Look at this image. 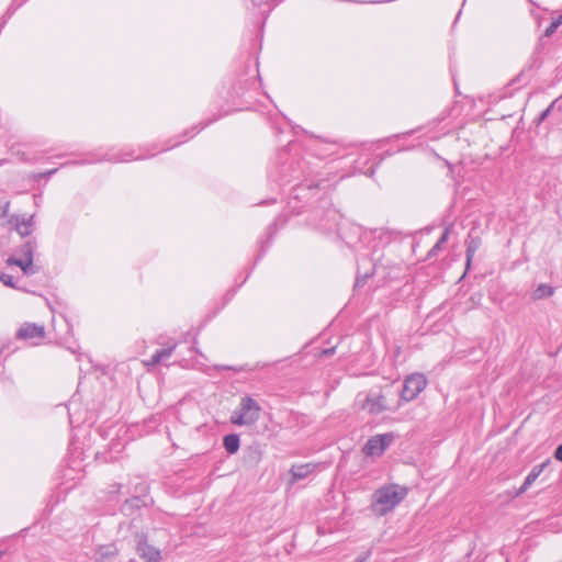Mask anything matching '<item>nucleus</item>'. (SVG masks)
<instances>
[{
  "instance_id": "nucleus-14",
  "label": "nucleus",
  "mask_w": 562,
  "mask_h": 562,
  "mask_svg": "<svg viewBox=\"0 0 562 562\" xmlns=\"http://www.w3.org/2000/svg\"><path fill=\"white\" fill-rule=\"evenodd\" d=\"M33 226V216L22 218L16 223V231L22 237L31 235Z\"/></svg>"
},
{
  "instance_id": "nucleus-16",
  "label": "nucleus",
  "mask_w": 562,
  "mask_h": 562,
  "mask_svg": "<svg viewBox=\"0 0 562 562\" xmlns=\"http://www.w3.org/2000/svg\"><path fill=\"white\" fill-rule=\"evenodd\" d=\"M262 453L259 446H249L246 449V460L252 464L259 463L261 460Z\"/></svg>"
},
{
  "instance_id": "nucleus-21",
  "label": "nucleus",
  "mask_w": 562,
  "mask_h": 562,
  "mask_svg": "<svg viewBox=\"0 0 562 562\" xmlns=\"http://www.w3.org/2000/svg\"><path fill=\"white\" fill-rule=\"evenodd\" d=\"M441 247H442V244L437 241L434 245V247L428 251L427 258L430 259V258H434L435 256H437L438 252L441 250Z\"/></svg>"
},
{
  "instance_id": "nucleus-24",
  "label": "nucleus",
  "mask_w": 562,
  "mask_h": 562,
  "mask_svg": "<svg viewBox=\"0 0 562 562\" xmlns=\"http://www.w3.org/2000/svg\"><path fill=\"white\" fill-rule=\"evenodd\" d=\"M451 226H448L445 228L441 237L438 239L440 244H445L448 240L449 234H450Z\"/></svg>"
},
{
  "instance_id": "nucleus-27",
  "label": "nucleus",
  "mask_w": 562,
  "mask_h": 562,
  "mask_svg": "<svg viewBox=\"0 0 562 562\" xmlns=\"http://www.w3.org/2000/svg\"><path fill=\"white\" fill-rule=\"evenodd\" d=\"M554 458L562 462V443L559 445L554 451Z\"/></svg>"
},
{
  "instance_id": "nucleus-13",
  "label": "nucleus",
  "mask_w": 562,
  "mask_h": 562,
  "mask_svg": "<svg viewBox=\"0 0 562 562\" xmlns=\"http://www.w3.org/2000/svg\"><path fill=\"white\" fill-rule=\"evenodd\" d=\"M554 289L549 284H540L537 286V289L532 292V299L533 300H542L550 297L553 295Z\"/></svg>"
},
{
  "instance_id": "nucleus-2",
  "label": "nucleus",
  "mask_w": 562,
  "mask_h": 562,
  "mask_svg": "<svg viewBox=\"0 0 562 562\" xmlns=\"http://www.w3.org/2000/svg\"><path fill=\"white\" fill-rule=\"evenodd\" d=\"M37 248L35 239H29L19 246L14 252L7 259L8 266L19 267L24 276H34L40 271V267L34 263L33 256Z\"/></svg>"
},
{
  "instance_id": "nucleus-35",
  "label": "nucleus",
  "mask_w": 562,
  "mask_h": 562,
  "mask_svg": "<svg viewBox=\"0 0 562 562\" xmlns=\"http://www.w3.org/2000/svg\"><path fill=\"white\" fill-rule=\"evenodd\" d=\"M206 125H207V123H206V124H204L203 126H201V127H200L195 133H198L200 130H204V127H205Z\"/></svg>"
},
{
  "instance_id": "nucleus-32",
  "label": "nucleus",
  "mask_w": 562,
  "mask_h": 562,
  "mask_svg": "<svg viewBox=\"0 0 562 562\" xmlns=\"http://www.w3.org/2000/svg\"><path fill=\"white\" fill-rule=\"evenodd\" d=\"M342 238L345 239L346 244L349 245V246H353L356 244L355 240H352L351 238H349L347 236L342 237Z\"/></svg>"
},
{
  "instance_id": "nucleus-8",
  "label": "nucleus",
  "mask_w": 562,
  "mask_h": 562,
  "mask_svg": "<svg viewBox=\"0 0 562 562\" xmlns=\"http://www.w3.org/2000/svg\"><path fill=\"white\" fill-rule=\"evenodd\" d=\"M315 469L316 465L314 463L293 464L290 469L291 479L289 483L291 485L295 484L300 480L307 477Z\"/></svg>"
},
{
  "instance_id": "nucleus-31",
  "label": "nucleus",
  "mask_w": 562,
  "mask_h": 562,
  "mask_svg": "<svg viewBox=\"0 0 562 562\" xmlns=\"http://www.w3.org/2000/svg\"><path fill=\"white\" fill-rule=\"evenodd\" d=\"M559 27L562 24V13L552 21Z\"/></svg>"
},
{
  "instance_id": "nucleus-29",
  "label": "nucleus",
  "mask_w": 562,
  "mask_h": 562,
  "mask_svg": "<svg viewBox=\"0 0 562 562\" xmlns=\"http://www.w3.org/2000/svg\"><path fill=\"white\" fill-rule=\"evenodd\" d=\"M218 370H233V371H239V369L232 367V366H216L215 367Z\"/></svg>"
},
{
  "instance_id": "nucleus-10",
  "label": "nucleus",
  "mask_w": 562,
  "mask_h": 562,
  "mask_svg": "<svg viewBox=\"0 0 562 562\" xmlns=\"http://www.w3.org/2000/svg\"><path fill=\"white\" fill-rule=\"evenodd\" d=\"M550 460L544 461L541 464L535 465L529 474L526 476L522 485L518 490L517 494H524L531 485L532 483L539 477V475L542 473L544 468L549 464Z\"/></svg>"
},
{
  "instance_id": "nucleus-1",
  "label": "nucleus",
  "mask_w": 562,
  "mask_h": 562,
  "mask_svg": "<svg viewBox=\"0 0 562 562\" xmlns=\"http://www.w3.org/2000/svg\"><path fill=\"white\" fill-rule=\"evenodd\" d=\"M407 488L397 484L381 486L373 494L372 509L384 516L393 510L407 495Z\"/></svg>"
},
{
  "instance_id": "nucleus-15",
  "label": "nucleus",
  "mask_w": 562,
  "mask_h": 562,
  "mask_svg": "<svg viewBox=\"0 0 562 562\" xmlns=\"http://www.w3.org/2000/svg\"><path fill=\"white\" fill-rule=\"evenodd\" d=\"M116 555V549L112 546L102 547L99 550V559L97 562H113Z\"/></svg>"
},
{
  "instance_id": "nucleus-9",
  "label": "nucleus",
  "mask_w": 562,
  "mask_h": 562,
  "mask_svg": "<svg viewBox=\"0 0 562 562\" xmlns=\"http://www.w3.org/2000/svg\"><path fill=\"white\" fill-rule=\"evenodd\" d=\"M44 335V327L36 324H24L16 334L18 338L25 340L42 339Z\"/></svg>"
},
{
  "instance_id": "nucleus-34",
  "label": "nucleus",
  "mask_w": 562,
  "mask_h": 562,
  "mask_svg": "<svg viewBox=\"0 0 562 562\" xmlns=\"http://www.w3.org/2000/svg\"><path fill=\"white\" fill-rule=\"evenodd\" d=\"M372 273H373V271H366L363 277H364V278H368V277H370Z\"/></svg>"
},
{
  "instance_id": "nucleus-12",
  "label": "nucleus",
  "mask_w": 562,
  "mask_h": 562,
  "mask_svg": "<svg viewBox=\"0 0 562 562\" xmlns=\"http://www.w3.org/2000/svg\"><path fill=\"white\" fill-rule=\"evenodd\" d=\"M223 446L227 453H229V454L236 453L240 446L239 436L236 434H229V435L224 436Z\"/></svg>"
},
{
  "instance_id": "nucleus-23",
  "label": "nucleus",
  "mask_w": 562,
  "mask_h": 562,
  "mask_svg": "<svg viewBox=\"0 0 562 562\" xmlns=\"http://www.w3.org/2000/svg\"><path fill=\"white\" fill-rule=\"evenodd\" d=\"M557 29H558L557 24L551 22V24L544 30V33H543L542 37H550V36H552L555 33Z\"/></svg>"
},
{
  "instance_id": "nucleus-18",
  "label": "nucleus",
  "mask_w": 562,
  "mask_h": 562,
  "mask_svg": "<svg viewBox=\"0 0 562 562\" xmlns=\"http://www.w3.org/2000/svg\"><path fill=\"white\" fill-rule=\"evenodd\" d=\"M328 216L330 217L333 223L329 224V225L324 224L323 226L326 229H333V228H335L338 225V218L340 217V215L338 214L337 211L331 210V211H328Z\"/></svg>"
},
{
  "instance_id": "nucleus-17",
  "label": "nucleus",
  "mask_w": 562,
  "mask_h": 562,
  "mask_svg": "<svg viewBox=\"0 0 562 562\" xmlns=\"http://www.w3.org/2000/svg\"><path fill=\"white\" fill-rule=\"evenodd\" d=\"M480 245H481V240L479 238H472L468 243V247H467V265L468 266H470L471 260H472L475 251L479 249Z\"/></svg>"
},
{
  "instance_id": "nucleus-11",
  "label": "nucleus",
  "mask_w": 562,
  "mask_h": 562,
  "mask_svg": "<svg viewBox=\"0 0 562 562\" xmlns=\"http://www.w3.org/2000/svg\"><path fill=\"white\" fill-rule=\"evenodd\" d=\"M177 347V344H172L171 346L167 347V348H164V349H160V350H157L150 358V360L146 361L145 364L147 367H154V366H157L159 363H162L165 361H167L173 350L176 349Z\"/></svg>"
},
{
  "instance_id": "nucleus-36",
  "label": "nucleus",
  "mask_w": 562,
  "mask_h": 562,
  "mask_svg": "<svg viewBox=\"0 0 562 562\" xmlns=\"http://www.w3.org/2000/svg\"><path fill=\"white\" fill-rule=\"evenodd\" d=\"M120 485L115 486V490L113 492H119Z\"/></svg>"
},
{
  "instance_id": "nucleus-5",
  "label": "nucleus",
  "mask_w": 562,
  "mask_h": 562,
  "mask_svg": "<svg viewBox=\"0 0 562 562\" xmlns=\"http://www.w3.org/2000/svg\"><path fill=\"white\" fill-rule=\"evenodd\" d=\"M391 441L392 435L389 434L373 436L364 445L363 451L368 456H381Z\"/></svg>"
},
{
  "instance_id": "nucleus-33",
  "label": "nucleus",
  "mask_w": 562,
  "mask_h": 562,
  "mask_svg": "<svg viewBox=\"0 0 562 562\" xmlns=\"http://www.w3.org/2000/svg\"><path fill=\"white\" fill-rule=\"evenodd\" d=\"M57 169H53V170H49V171H46L44 173H42L43 177H50L52 175H54L56 172Z\"/></svg>"
},
{
  "instance_id": "nucleus-7",
  "label": "nucleus",
  "mask_w": 562,
  "mask_h": 562,
  "mask_svg": "<svg viewBox=\"0 0 562 562\" xmlns=\"http://www.w3.org/2000/svg\"><path fill=\"white\" fill-rule=\"evenodd\" d=\"M362 408L370 414H380L386 409L385 397L379 392H370L362 404Z\"/></svg>"
},
{
  "instance_id": "nucleus-22",
  "label": "nucleus",
  "mask_w": 562,
  "mask_h": 562,
  "mask_svg": "<svg viewBox=\"0 0 562 562\" xmlns=\"http://www.w3.org/2000/svg\"><path fill=\"white\" fill-rule=\"evenodd\" d=\"M441 247H442V244L437 241L434 245V247L428 251L427 258L430 259V258H434L435 256H437L438 252L441 250Z\"/></svg>"
},
{
  "instance_id": "nucleus-25",
  "label": "nucleus",
  "mask_w": 562,
  "mask_h": 562,
  "mask_svg": "<svg viewBox=\"0 0 562 562\" xmlns=\"http://www.w3.org/2000/svg\"><path fill=\"white\" fill-rule=\"evenodd\" d=\"M370 555H371V551H370V550H368V551H366V552L361 553V554L356 559V561H355V562H368V560H369Z\"/></svg>"
},
{
  "instance_id": "nucleus-3",
  "label": "nucleus",
  "mask_w": 562,
  "mask_h": 562,
  "mask_svg": "<svg viewBox=\"0 0 562 562\" xmlns=\"http://www.w3.org/2000/svg\"><path fill=\"white\" fill-rule=\"evenodd\" d=\"M260 412V405L250 396H245L240 401L239 408L233 412L231 422L238 426H250L259 419Z\"/></svg>"
},
{
  "instance_id": "nucleus-26",
  "label": "nucleus",
  "mask_w": 562,
  "mask_h": 562,
  "mask_svg": "<svg viewBox=\"0 0 562 562\" xmlns=\"http://www.w3.org/2000/svg\"><path fill=\"white\" fill-rule=\"evenodd\" d=\"M543 47H544V41H543V37H541L535 48V55L536 54H540L542 50H543Z\"/></svg>"
},
{
  "instance_id": "nucleus-30",
  "label": "nucleus",
  "mask_w": 562,
  "mask_h": 562,
  "mask_svg": "<svg viewBox=\"0 0 562 562\" xmlns=\"http://www.w3.org/2000/svg\"><path fill=\"white\" fill-rule=\"evenodd\" d=\"M335 349H336V347L324 349L322 353L325 355V356H329V355H333L335 352Z\"/></svg>"
},
{
  "instance_id": "nucleus-19",
  "label": "nucleus",
  "mask_w": 562,
  "mask_h": 562,
  "mask_svg": "<svg viewBox=\"0 0 562 562\" xmlns=\"http://www.w3.org/2000/svg\"><path fill=\"white\" fill-rule=\"evenodd\" d=\"M0 280L1 282L7 285V286H10V288H13V289H18V285L15 284L14 282V278L11 276V274H8V273H2L0 276Z\"/></svg>"
},
{
  "instance_id": "nucleus-4",
  "label": "nucleus",
  "mask_w": 562,
  "mask_h": 562,
  "mask_svg": "<svg viewBox=\"0 0 562 562\" xmlns=\"http://www.w3.org/2000/svg\"><path fill=\"white\" fill-rule=\"evenodd\" d=\"M427 385V380L422 373H414L408 375L403 383L401 391V398L405 402H411L417 397V395L424 391Z\"/></svg>"
},
{
  "instance_id": "nucleus-20",
  "label": "nucleus",
  "mask_w": 562,
  "mask_h": 562,
  "mask_svg": "<svg viewBox=\"0 0 562 562\" xmlns=\"http://www.w3.org/2000/svg\"><path fill=\"white\" fill-rule=\"evenodd\" d=\"M553 105H554V102H552L544 111H542L540 113V115L536 120L538 125L541 124L548 117V115L550 114Z\"/></svg>"
},
{
  "instance_id": "nucleus-6",
  "label": "nucleus",
  "mask_w": 562,
  "mask_h": 562,
  "mask_svg": "<svg viewBox=\"0 0 562 562\" xmlns=\"http://www.w3.org/2000/svg\"><path fill=\"white\" fill-rule=\"evenodd\" d=\"M137 553L146 562H159L161 559L160 551L148 544L145 535H137Z\"/></svg>"
},
{
  "instance_id": "nucleus-28",
  "label": "nucleus",
  "mask_w": 562,
  "mask_h": 562,
  "mask_svg": "<svg viewBox=\"0 0 562 562\" xmlns=\"http://www.w3.org/2000/svg\"><path fill=\"white\" fill-rule=\"evenodd\" d=\"M352 229L355 231L356 234H358V233L360 234V237H359L360 241L362 239V235H367L368 234V232L362 231V228L359 227V226H353Z\"/></svg>"
}]
</instances>
